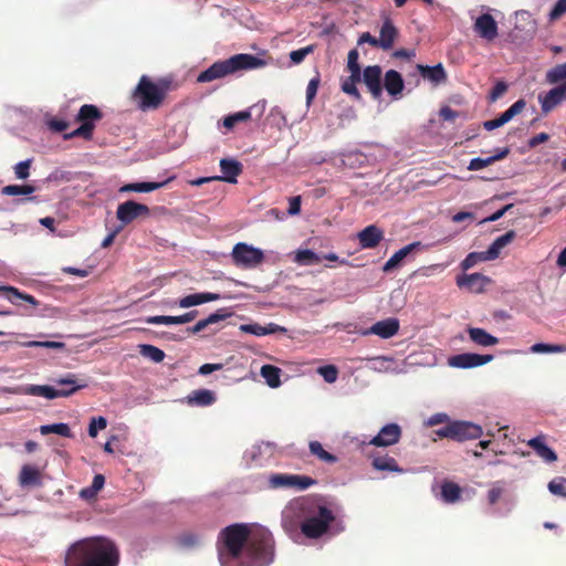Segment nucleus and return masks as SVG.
Here are the masks:
<instances>
[{
  "mask_svg": "<svg viewBox=\"0 0 566 566\" xmlns=\"http://www.w3.org/2000/svg\"><path fill=\"white\" fill-rule=\"evenodd\" d=\"M265 65L266 61L256 55L239 53L229 59L214 62L198 75L197 82L209 83L241 71L256 70Z\"/></svg>",
  "mask_w": 566,
  "mask_h": 566,
  "instance_id": "nucleus-4",
  "label": "nucleus"
},
{
  "mask_svg": "<svg viewBox=\"0 0 566 566\" xmlns=\"http://www.w3.org/2000/svg\"><path fill=\"white\" fill-rule=\"evenodd\" d=\"M198 315V311H190L179 316H167V315H157L149 316L146 318L148 324H165V325H180L186 324L193 321Z\"/></svg>",
  "mask_w": 566,
  "mask_h": 566,
  "instance_id": "nucleus-23",
  "label": "nucleus"
},
{
  "mask_svg": "<svg viewBox=\"0 0 566 566\" xmlns=\"http://www.w3.org/2000/svg\"><path fill=\"white\" fill-rule=\"evenodd\" d=\"M336 520L321 496H304L292 501L282 513V526L289 533L301 531L307 538H319Z\"/></svg>",
  "mask_w": 566,
  "mask_h": 566,
  "instance_id": "nucleus-2",
  "label": "nucleus"
},
{
  "mask_svg": "<svg viewBox=\"0 0 566 566\" xmlns=\"http://www.w3.org/2000/svg\"><path fill=\"white\" fill-rule=\"evenodd\" d=\"M107 426L106 418L99 416L97 418H92L88 424V436L95 438L97 436L98 430L105 429Z\"/></svg>",
  "mask_w": 566,
  "mask_h": 566,
  "instance_id": "nucleus-53",
  "label": "nucleus"
},
{
  "mask_svg": "<svg viewBox=\"0 0 566 566\" xmlns=\"http://www.w3.org/2000/svg\"><path fill=\"white\" fill-rule=\"evenodd\" d=\"M452 440L464 442L475 440L483 433L482 427L470 421L454 420L451 421Z\"/></svg>",
  "mask_w": 566,
  "mask_h": 566,
  "instance_id": "nucleus-11",
  "label": "nucleus"
},
{
  "mask_svg": "<svg viewBox=\"0 0 566 566\" xmlns=\"http://www.w3.org/2000/svg\"><path fill=\"white\" fill-rule=\"evenodd\" d=\"M566 78V62L563 64H558L555 67L551 69L546 74L547 82L552 84L559 83L560 81Z\"/></svg>",
  "mask_w": 566,
  "mask_h": 566,
  "instance_id": "nucleus-45",
  "label": "nucleus"
},
{
  "mask_svg": "<svg viewBox=\"0 0 566 566\" xmlns=\"http://www.w3.org/2000/svg\"><path fill=\"white\" fill-rule=\"evenodd\" d=\"M315 46L313 44L294 50L290 53V60L293 64H301L307 55L314 52Z\"/></svg>",
  "mask_w": 566,
  "mask_h": 566,
  "instance_id": "nucleus-49",
  "label": "nucleus"
},
{
  "mask_svg": "<svg viewBox=\"0 0 566 566\" xmlns=\"http://www.w3.org/2000/svg\"><path fill=\"white\" fill-rule=\"evenodd\" d=\"M417 70L424 80L430 81L434 85H439L447 81V73L441 63L434 66L418 64Z\"/></svg>",
  "mask_w": 566,
  "mask_h": 566,
  "instance_id": "nucleus-24",
  "label": "nucleus"
},
{
  "mask_svg": "<svg viewBox=\"0 0 566 566\" xmlns=\"http://www.w3.org/2000/svg\"><path fill=\"white\" fill-rule=\"evenodd\" d=\"M149 214L150 210L148 206L134 200H128L118 205L116 210V218L125 226L138 218H147Z\"/></svg>",
  "mask_w": 566,
  "mask_h": 566,
  "instance_id": "nucleus-10",
  "label": "nucleus"
},
{
  "mask_svg": "<svg viewBox=\"0 0 566 566\" xmlns=\"http://www.w3.org/2000/svg\"><path fill=\"white\" fill-rule=\"evenodd\" d=\"M525 107H526V102L523 98H520L514 104H512L505 112H503L499 117H500L501 122L505 125L514 116L521 114Z\"/></svg>",
  "mask_w": 566,
  "mask_h": 566,
  "instance_id": "nucleus-44",
  "label": "nucleus"
},
{
  "mask_svg": "<svg viewBox=\"0 0 566 566\" xmlns=\"http://www.w3.org/2000/svg\"><path fill=\"white\" fill-rule=\"evenodd\" d=\"M504 490L502 486L493 485L488 492V500L491 505L495 504L502 496Z\"/></svg>",
  "mask_w": 566,
  "mask_h": 566,
  "instance_id": "nucleus-63",
  "label": "nucleus"
},
{
  "mask_svg": "<svg viewBox=\"0 0 566 566\" xmlns=\"http://www.w3.org/2000/svg\"><path fill=\"white\" fill-rule=\"evenodd\" d=\"M32 161L33 160L30 158V159L20 161L14 166V174L18 179L24 180L30 176V168H31Z\"/></svg>",
  "mask_w": 566,
  "mask_h": 566,
  "instance_id": "nucleus-52",
  "label": "nucleus"
},
{
  "mask_svg": "<svg viewBox=\"0 0 566 566\" xmlns=\"http://www.w3.org/2000/svg\"><path fill=\"white\" fill-rule=\"evenodd\" d=\"M217 397L213 391L209 389H198L193 390L188 397L187 402L190 406H201L207 407L214 403Z\"/></svg>",
  "mask_w": 566,
  "mask_h": 566,
  "instance_id": "nucleus-34",
  "label": "nucleus"
},
{
  "mask_svg": "<svg viewBox=\"0 0 566 566\" xmlns=\"http://www.w3.org/2000/svg\"><path fill=\"white\" fill-rule=\"evenodd\" d=\"M369 458L371 460V465L377 471H388V472H396V473H402L403 469L399 467L396 459L388 454H381L379 452H373L369 454Z\"/></svg>",
  "mask_w": 566,
  "mask_h": 566,
  "instance_id": "nucleus-21",
  "label": "nucleus"
},
{
  "mask_svg": "<svg viewBox=\"0 0 566 566\" xmlns=\"http://www.w3.org/2000/svg\"><path fill=\"white\" fill-rule=\"evenodd\" d=\"M484 251L482 252H471L467 255V258L462 261L461 266L463 270H468L474 266L479 261H486L484 259Z\"/></svg>",
  "mask_w": 566,
  "mask_h": 566,
  "instance_id": "nucleus-54",
  "label": "nucleus"
},
{
  "mask_svg": "<svg viewBox=\"0 0 566 566\" xmlns=\"http://www.w3.org/2000/svg\"><path fill=\"white\" fill-rule=\"evenodd\" d=\"M548 490L554 495L566 496V478H557L548 483Z\"/></svg>",
  "mask_w": 566,
  "mask_h": 566,
  "instance_id": "nucleus-51",
  "label": "nucleus"
},
{
  "mask_svg": "<svg viewBox=\"0 0 566 566\" xmlns=\"http://www.w3.org/2000/svg\"><path fill=\"white\" fill-rule=\"evenodd\" d=\"M566 13V0H558L549 13L551 20H557Z\"/></svg>",
  "mask_w": 566,
  "mask_h": 566,
  "instance_id": "nucleus-59",
  "label": "nucleus"
},
{
  "mask_svg": "<svg viewBox=\"0 0 566 566\" xmlns=\"http://www.w3.org/2000/svg\"><path fill=\"white\" fill-rule=\"evenodd\" d=\"M171 88L169 78H160L156 83L148 76L143 75L132 97L137 102L138 108L142 111L157 109L164 103L168 92Z\"/></svg>",
  "mask_w": 566,
  "mask_h": 566,
  "instance_id": "nucleus-5",
  "label": "nucleus"
},
{
  "mask_svg": "<svg viewBox=\"0 0 566 566\" xmlns=\"http://www.w3.org/2000/svg\"><path fill=\"white\" fill-rule=\"evenodd\" d=\"M317 482L307 475L273 473L269 476V486L271 489H296L306 490Z\"/></svg>",
  "mask_w": 566,
  "mask_h": 566,
  "instance_id": "nucleus-9",
  "label": "nucleus"
},
{
  "mask_svg": "<svg viewBox=\"0 0 566 566\" xmlns=\"http://www.w3.org/2000/svg\"><path fill=\"white\" fill-rule=\"evenodd\" d=\"M494 164L492 157L481 158L476 157L470 160L468 169L471 171L483 169L490 165Z\"/></svg>",
  "mask_w": 566,
  "mask_h": 566,
  "instance_id": "nucleus-56",
  "label": "nucleus"
},
{
  "mask_svg": "<svg viewBox=\"0 0 566 566\" xmlns=\"http://www.w3.org/2000/svg\"><path fill=\"white\" fill-rule=\"evenodd\" d=\"M295 261L304 265H315L322 261V258L314 251L305 249L298 250L295 255Z\"/></svg>",
  "mask_w": 566,
  "mask_h": 566,
  "instance_id": "nucleus-43",
  "label": "nucleus"
},
{
  "mask_svg": "<svg viewBox=\"0 0 566 566\" xmlns=\"http://www.w3.org/2000/svg\"><path fill=\"white\" fill-rule=\"evenodd\" d=\"M402 436L401 427L397 423H387L384 426L377 436H375L368 444L386 448L391 447L399 442L400 438Z\"/></svg>",
  "mask_w": 566,
  "mask_h": 566,
  "instance_id": "nucleus-12",
  "label": "nucleus"
},
{
  "mask_svg": "<svg viewBox=\"0 0 566 566\" xmlns=\"http://www.w3.org/2000/svg\"><path fill=\"white\" fill-rule=\"evenodd\" d=\"M251 118V113L249 111H242V112H238V113H234V114H231L229 116H227L224 119H223V126L228 129H231L234 127V125L237 123H240V122H247Z\"/></svg>",
  "mask_w": 566,
  "mask_h": 566,
  "instance_id": "nucleus-46",
  "label": "nucleus"
},
{
  "mask_svg": "<svg viewBox=\"0 0 566 566\" xmlns=\"http://www.w3.org/2000/svg\"><path fill=\"white\" fill-rule=\"evenodd\" d=\"M398 29L395 27L392 20L386 17L379 31L378 40L380 43V49L384 51L391 50L398 38Z\"/></svg>",
  "mask_w": 566,
  "mask_h": 566,
  "instance_id": "nucleus-20",
  "label": "nucleus"
},
{
  "mask_svg": "<svg viewBox=\"0 0 566 566\" xmlns=\"http://www.w3.org/2000/svg\"><path fill=\"white\" fill-rule=\"evenodd\" d=\"M461 488L451 481L441 484V497L446 503H455L461 499Z\"/></svg>",
  "mask_w": 566,
  "mask_h": 566,
  "instance_id": "nucleus-37",
  "label": "nucleus"
},
{
  "mask_svg": "<svg viewBox=\"0 0 566 566\" xmlns=\"http://www.w3.org/2000/svg\"><path fill=\"white\" fill-rule=\"evenodd\" d=\"M261 376L265 379L266 384L276 388L281 385V369L273 365H264L261 367Z\"/></svg>",
  "mask_w": 566,
  "mask_h": 566,
  "instance_id": "nucleus-38",
  "label": "nucleus"
},
{
  "mask_svg": "<svg viewBox=\"0 0 566 566\" xmlns=\"http://www.w3.org/2000/svg\"><path fill=\"white\" fill-rule=\"evenodd\" d=\"M240 329L244 333L252 334L255 336H264L270 334H276V333H286L287 329L283 326H280L275 323H269L265 326H262L258 323L252 324H243L240 326Z\"/></svg>",
  "mask_w": 566,
  "mask_h": 566,
  "instance_id": "nucleus-25",
  "label": "nucleus"
},
{
  "mask_svg": "<svg viewBox=\"0 0 566 566\" xmlns=\"http://www.w3.org/2000/svg\"><path fill=\"white\" fill-rule=\"evenodd\" d=\"M220 294L218 293H211V292H202V293H195L189 294L184 297H181L178 301V304L181 308H188L191 306H197L203 303L213 302L220 300Z\"/></svg>",
  "mask_w": 566,
  "mask_h": 566,
  "instance_id": "nucleus-28",
  "label": "nucleus"
},
{
  "mask_svg": "<svg viewBox=\"0 0 566 566\" xmlns=\"http://www.w3.org/2000/svg\"><path fill=\"white\" fill-rule=\"evenodd\" d=\"M544 114L554 109L563 99H566V82L555 86L544 96L538 97Z\"/></svg>",
  "mask_w": 566,
  "mask_h": 566,
  "instance_id": "nucleus-15",
  "label": "nucleus"
},
{
  "mask_svg": "<svg viewBox=\"0 0 566 566\" xmlns=\"http://www.w3.org/2000/svg\"><path fill=\"white\" fill-rule=\"evenodd\" d=\"M179 543L185 547H192L199 543V537L192 533H185L179 537Z\"/></svg>",
  "mask_w": 566,
  "mask_h": 566,
  "instance_id": "nucleus-61",
  "label": "nucleus"
},
{
  "mask_svg": "<svg viewBox=\"0 0 566 566\" xmlns=\"http://www.w3.org/2000/svg\"><path fill=\"white\" fill-rule=\"evenodd\" d=\"M531 352L536 353V354L564 353V352H566V346L565 345H552V344L537 343L531 347Z\"/></svg>",
  "mask_w": 566,
  "mask_h": 566,
  "instance_id": "nucleus-47",
  "label": "nucleus"
},
{
  "mask_svg": "<svg viewBox=\"0 0 566 566\" xmlns=\"http://www.w3.org/2000/svg\"><path fill=\"white\" fill-rule=\"evenodd\" d=\"M231 316V313L227 308H220L217 312L210 314L208 317L198 321L192 327L188 328V332L198 334L207 328L209 325L217 324L227 317Z\"/></svg>",
  "mask_w": 566,
  "mask_h": 566,
  "instance_id": "nucleus-31",
  "label": "nucleus"
},
{
  "mask_svg": "<svg viewBox=\"0 0 566 566\" xmlns=\"http://www.w3.org/2000/svg\"><path fill=\"white\" fill-rule=\"evenodd\" d=\"M220 170L222 176H217L212 179L235 184L237 177L242 172V165L238 160L223 158L220 160Z\"/></svg>",
  "mask_w": 566,
  "mask_h": 566,
  "instance_id": "nucleus-22",
  "label": "nucleus"
},
{
  "mask_svg": "<svg viewBox=\"0 0 566 566\" xmlns=\"http://www.w3.org/2000/svg\"><path fill=\"white\" fill-rule=\"evenodd\" d=\"M469 338L476 345L481 347H490L499 344V338L488 333L485 329L480 327H469L468 328Z\"/></svg>",
  "mask_w": 566,
  "mask_h": 566,
  "instance_id": "nucleus-30",
  "label": "nucleus"
},
{
  "mask_svg": "<svg viewBox=\"0 0 566 566\" xmlns=\"http://www.w3.org/2000/svg\"><path fill=\"white\" fill-rule=\"evenodd\" d=\"M319 82H321L319 74H317L315 77H313L308 82L307 87H306L307 105H310L312 103V101L315 98V96L317 94L318 86H319Z\"/></svg>",
  "mask_w": 566,
  "mask_h": 566,
  "instance_id": "nucleus-55",
  "label": "nucleus"
},
{
  "mask_svg": "<svg viewBox=\"0 0 566 566\" xmlns=\"http://www.w3.org/2000/svg\"><path fill=\"white\" fill-rule=\"evenodd\" d=\"M342 91L352 97H354L356 101H360L361 95L359 91L357 90L356 85L348 80L343 81L342 83Z\"/></svg>",
  "mask_w": 566,
  "mask_h": 566,
  "instance_id": "nucleus-58",
  "label": "nucleus"
},
{
  "mask_svg": "<svg viewBox=\"0 0 566 566\" xmlns=\"http://www.w3.org/2000/svg\"><path fill=\"white\" fill-rule=\"evenodd\" d=\"M381 73L379 65H369L363 71V82L375 99L382 95Z\"/></svg>",
  "mask_w": 566,
  "mask_h": 566,
  "instance_id": "nucleus-14",
  "label": "nucleus"
},
{
  "mask_svg": "<svg viewBox=\"0 0 566 566\" xmlns=\"http://www.w3.org/2000/svg\"><path fill=\"white\" fill-rule=\"evenodd\" d=\"M474 30L481 38L488 41H492L497 36V24L490 13H483L476 19Z\"/></svg>",
  "mask_w": 566,
  "mask_h": 566,
  "instance_id": "nucleus-16",
  "label": "nucleus"
},
{
  "mask_svg": "<svg viewBox=\"0 0 566 566\" xmlns=\"http://www.w3.org/2000/svg\"><path fill=\"white\" fill-rule=\"evenodd\" d=\"M420 245H421L420 242H412V243H409V244L405 245L403 248H401L397 252H395L389 258V260L384 264L382 271L388 273V272H391L395 269H397L400 265V263L402 262V260L405 258H407L416 249H418Z\"/></svg>",
  "mask_w": 566,
  "mask_h": 566,
  "instance_id": "nucleus-27",
  "label": "nucleus"
},
{
  "mask_svg": "<svg viewBox=\"0 0 566 566\" xmlns=\"http://www.w3.org/2000/svg\"><path fill=\"white\" fill-rule=\"evenodd\" d=\"M359 244L363 249H374L384 239V231L375 224H370L357 234Z\"/></svg>",
  "mask_w": 566,
  "mask_h": 566,
  "instance_id": "nucleus-19",
  "label": "nucleus"
},
{
  "mask_svg": "<svg viewBox=\"0 0 566 566\" xmlns=\"http://www.w3.org/2000/svg\"><path fill=\"white\" fill-rule=\"evenodd\" d=\"M399 331V321L397 318L390 317L382 321H379L370 326L368 331L364 334H374L381 338H390L395 336Z\"/></svg>",
  "mask_w": 566,
  "mask_h": 566,
  "instance_id": "nucleus-17",
  "label": "nucleus"
},
{
  "mask_svg": "<svg viewBox=\"0 0 566 566\" xmlns=\"http://www.w3.org/2000/svg\"><path fill=\"white\" fill-rule=\"evenodd\" d=\"M317 373L324 378V380L328 384H333L337 380L338 369L334 365H325L321 366L317 369Z\"/></svg>",
  "mask_w": 566,
  "mask_h": 566,
  "instance_id": "nucleus-50",
  "label": "nucleus"
},
{
  "mask_svg": "<svg viewBox=\"0 0 566 566\" xmlns=\"http://www.w3.org/2000/svg\"><path fill=\"white\" fill-rule=\"evenodd\" d=\"M36 188L32 185H8L1 189L4 196H28L33 193Z\"/></svg>",
  "mask_w": 566,
  "mask_h": 566,
  "instance_id": "nucleus-41",
  "label": "nucleus"
},
{
  "mask_svg": "<svg viewBox=\"0 0 566 566\" xmlns=\"http://www.w3.org/2000/svg\"><path fill=\"white\" fill-rule=\"evenodd\" d=\"M39 431L42 436H48L50 433H55L61 437L72 438V431L67 423H52V424H43L39 428Z\"/></svg>",
  "mask_w": 566,
  "mask_h": 566,
  "instance_id": "nucleus-39",
  "label": "nucleus"
},
{
  "mask_svg": "<svg viewBox=\"0 0 566 566\" xmlns=\"http://www.w3.org/2000/svg\"><path fill=\"white\" fill-rule=\"evenodd\" d=\"M384 87L391 96L400 94L405 87L401 74L395 70L387 71L384 78Z\"/></svg>",
  "mask_w": 566,
  "mask_h": 566,
  "instance_id": "nucleus-32",
  "label": "nucleus"
},
{
  "mask_svg": "<svg viewBox=\"0 0 566 566\" xmlns=\"http://www.w3.org/2000/svg\"><path fill=\"white\" fill-rule=\"evenodd\" d=\"M138 348H139V354L143 357L148 358V359L153 360L154 363H161L165 358L164 350H161L160 348H158L154 345L140 344L138 346Z\"/></svg>",
  "mask_w": 566,
  "mask_h": 566,
  "instance_id": "nucleus-40",
  "label": "nucleus"
},
{
  "mask_svg": "<svg viewBox=\"0 0 566 566\" xmlns=\"http://www.w3.org/2000/svg\"><path fill=\"white\" fill-rule=\"evenodd\" d=\"M24 347H43V348H50V349H64L65 344L62 342H54V340H30L22 344Z\"/></svg>",
  "mask_w": 566,
  "mask_h": 566,
  "instance_id": "nucleus-48",
  "label": "nucleus"
},
{
  "mask_svg": "<svg viewBox=\"0 0 566 566\" xmlns=\"http://www.w3.org/2000/svg\"><path fill=\"white\" fill-rule=\"evenodd\" d=\"M448 422H451L450 419H449V416L447 413L439 412V413L432 415L426 421V426L427 427H433V426H437V424H440V423H448Z\"/></svg>",
  "mask_w": 566,
  "mask_h": 566,
  "instance_id": "nucleus-60",
  "label": "nucleus"
},
{
  "mask_svg": "<svg viewBox=\"0 0 566 566\" xmlns=\"http://www.w3.org/2000/svg\"><path fill=\"white\" fill-rule=\"evenodd\" d=\"M490 282L491 280L481 273L463 274L457 279V284L459 287H465L469 291L475 293L483 292L485 285H488Z\"/></svg>",
  "mask_w": 566,
  "mask_h": 566,
  "instance_id": "nucleus-18",
  "label": "nucleus"
},
{
  "mask_svg": "<svg viewBox=\"0 0 566 566\" xmlns=\"http://www.w3.org/2000/svg\"><path fill=\"white\" fill-rule=\"evenodd\" d=\"M439 115L446 122H453L458 117V112L449 106H444L440 109Z\"/></svg>",
  "mask_w": 566,
  "mask_h": 566,
  "instance_id": "nucleus-64",
  "label": "nucleus"
},
{
  "mask_svg": "<svg viewBox=\"0 0 566 566\" xmlns=\"http://www.w3.org/2000/svg\"><path fill=\"white\" fill-rule=\"evenodd\" d=\"M218 552L222 562L241 559L239 566H268L274 558V539L266 528L232 524L220 532Z\"/></svg>",
  "mask_w": 566,
  "mask_h": 566,
  "instance_id": "nucleus-1",
  "label": "nucleus"
},
{
  "mask_svg": "<svg viewBox=\"0 0 566 566\" xmlns=\"http://www.w3.org/2000/svg\"><path fill=\"white\" fill-rule=\"evenodd\" d=\"M527 446H530L535 453L546 462H554L557 460L555 451L546 446L544 436H537L528 440Z\"/></svg>",
  "mask_w": 566,
  "mask_h": 566,
  "instance_id": "nucleus-29",
  "label": "nucleus"
},
{
  "mask_svg": "<svg viewBox=\"0 0 566 566\" xmlns=\"http://www.w3.org/2000/svg\"><path fill=\"white\" fill-rule=\"evenodd\" d=\"M119 549L105 536H93L73 543L65 555V566H118Z\"/></svg>",
  "mask_w": 566,
  "mask_h": 566,
  "instance_id": "nucleus-3",
  "label": "nucleus"
},
{
  "mask_svg": "<svg viewBox=\"0 0 566 566\" xmlns=\"http://www.w3.org/2000/svg\"><path fill=\"white\" fill-rule=\"evenodd\" d=\"M69 126H70L69 122H66L64 119L52 118L49 120V127L56 133H62V132L66 130L69 128Z\"/></svg>",
  "mask_w": 566,
  "mask_h": 566,
  "instance_id": "nucleus-62",
  "label": "nucleus"
},
{
  "mask_svg": "<svg viewBox=\"0 0 566 566\" xmlns=\"http://www.w3.org/2000/svg\"><path fill=\"white\" fill-rule=\"evenodd\" d=\"M493 355H481L475 353H462L449 358V365L457 368H474L493 360Z\"/></svg>",
  "mask_w": 566,
  "mask_h": 566,
  "instance_id": "nucleus-13",
  "label": "nucleus"
},
{
  "mask_svg": "<svg viewBox=\"0 0 566 566\" xmlns=\"http://www.w3.org/2000/svg\"><path fill=\"white\" fill-rule=\"evenodd\" d=\"M516 237V232L514 230H510L503 235L496 238L492 244L489 247L486 251H484L485 260H495L499 258L501 250L510 244Z\"/></svg>",
  "mask_w": 566,
  "mask_h": 566,
  "instance_id": "nucleus-26",
  "label": "nucleus"
},
{
  "mask_svg": "<svg viewBox=\"0 0 566 566\" xmlns=\"http://www.w3.org/2000/svg\"><path fill=\"white\" fill-rule=\"evenodd\" d=\"M507 91V84L503 81H499L492 88L489 95L490 102H495Z\"/></svg>",
  "mask_w": 566,
  "mask_h": 566,
  "instance_id": "nucleus-57",
  "label": "nucleus"
},
{
  "mask_svg": "<svg viewBox=\"0 0 566 566\" xmlns=\"http://www.w3.org/2000/svg\"><path fill=\"white\" fill-rule=\"evenodd\" d=\"M0 292L6 293L7 294V298L12 304L18 305L19 304L18 300H22V301L31 304L34 307L39 306V301L34 296H32L31 294L23 293V292H21L19 289H17L14 286L1 285L0 286Z\"/></svg>",
  "mask_w": 566,
  "mask_h": 566,
  "instance_id": "nucleus-35",
  "label": "nucleus"
},
{
  "mask_svg": "<svg viewBox=\"0 0 566 566\" xmlns=\"http://www.w3.org/2000/svg\"><path fill=\"white\" fill-rule=\"evenodd\" d=\"M174 177L165 180V181H161V182H133V184H126L124 185L119 191L120 192H129V191H135V192H150V191H154V190H157L164 186H166L170 180H172Z\"/></svg>",
  "mask_w": 566,
  "mask_h": 566,
  "instance_id": "nucleus-36",
  "label": "nucleus"
},
{
  "mask_svg": "<svg viewBox=\"0 0 566 566\" xmlns=\"http://www.w3.org/2000/svg\"><path fill=\"white\" fill-rule=\"evenodd\" d=\"M310 451L313 455H315L317 459H319L323 462L335 463L337 461V458L334 454L324 450L322 443L318 441L310 442Z\"/></svg>",
  "mask_w": 566,
  "mask_h": 566,
  "instance_id": "nucleus-42",
  "label": "nucleus"
},
{
  "mask_svg": "<svg viewBox=\"0 0 566 566\" xmlns=\"http://www.w3.org/2000/svg\"><path fill=\"white\" fill-rule=\"evenodd\" d=\"M231 258L237 266L252 269L263 262L264 254L262 250L240 242L233 247Z\"/></svg>",
  "mask_w": 566,
  "mask_h": 566,
  "instance_id": "nucleus-8",
  "label": "nucleus"
},
{
  "mask_svg": "<svg viewBox=\"0 0 566 566\" xmlns=\"http://www.w3.org/2000/svg\"><path fill=\"white\" fill-rule=\"evenodd\" d=\"M19 483L21 486L41 485V472L31 464H24L19 474Z\"/></svg>",
  "mask_w": 566,
  "mask_h": 566,
  "instance_id": "nucleus-33",
  "label": "nucleus"
},
{
  "mask_svg": "<svg viewBox=\"0 0 566 566\" xmlns=\"http://www.w3.org/2000/svg\"><path fill=\"white\" fill-rule=\"evenodd\" d=\"M103 118L101 109L93 104H84L81 106L75 120L80 122L81 125L70 134H65V139L74 137H83L84 139H92L93 132L95 129V123Z\"/></svg>",
  "mask_w": 566,
  "mask_h": 566,
  "instance_id": "nucleus-6",
  "label": "nucleus"
},
{
  "mask_svg": "<svg viewBox=\"0 0 566 566\" xmlns=\"http://www.w3.org/2000/svg\"><path fill=\"white\" fill-rule=\"evenodd\" d=\"M57 386L70 385V389H56L52 386H33L30 389L32 395L41 396L48 399H54L57 397H67L72 394L76 392L78 389L85 388L87 386L86 382H78L76 376L74 374H69L64 378H60L56 380Z\"/></svg>",
  "mask_w": 566,
  "mask_h": 566,
  "instance_id": "nucleus-7",
  "label": "nucleus"
}]
</instances>
